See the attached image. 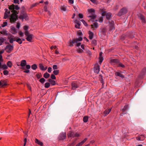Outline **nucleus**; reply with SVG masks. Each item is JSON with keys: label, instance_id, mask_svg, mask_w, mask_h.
Listing matches in <instances>:
<instances>
[{"label": "nucleus", "instance_id": "obj_1", "mask_svg": "<svg viewBox=\"0 0 146 146\" xmlns=\"http://www.w3.org/2000/svg\"><path fill=\"white\" fill-rule=\"evenodd\" d=\"M20 9L19 7L17 5H15L12 4L10 6V11L12 13L10 17V21L11 23L14 22L16 21L17 16V13L16 10H18Z\"/></svg>", "mask_w": 146, "mask_h": 146}, {"label": "nucleus", "instance_id": "obj_2", "mask_svg": "<svg viewBox=\"0 0 146 146\" xmlns=\"http://www.w3.org/2000/svg\"><path fill=\"white\" fill-rule=\"evenodd\" d=\"M82 40V37L80 36L78 38L74 39L73 40H70L68 43L69 46H73L74 44L77 43V44H76V46H79L80 45L81 43L78 42V41H81Z\"/></svg>", "mask_w": 146, "mask_h": 146}, {"label": "nucleus", "instance_id": "obj_3", "mask_svg": "<svg viewBox=\"0 0 146 146\" xmlns=\"http://www.w3.org/2000/svg\"><path fill=\"white\" fill-rule=\"evenodd\" d=\"M88 11L89 12V15L88 17L91 18L90 20L92 21H94L95 19L96 18V16L94 14L95 10L93 9H88Z\"/></svg>", "mask_w": 146, "mask_h": 146}, {"label": "nucleus", "instance_id": "obj_4", "mask_svg": "<svg viewBox=\"0 0 146 146\" xmlns=\"http://www.w3.org/2000/svg\"><path fill=\"white\" fill-rule=\"evenodd\" d=\"M25 34L27 37V40L29 42H31L33 39V35L30 34L28 31H25Z\"/></svg>", "mask_w": 146, "mask_h": 146}, {"label": "nucleus", "instance_id": "obj_5", "mask_svg": "<svg viewBox=\"0 0 146 146\" xmlns=\"http://www.w3.org/2000/svg\"><path fill=\"white\" fill-rule=\"evenodd\" d=\"M15 41L20 44H21L22 42L20 38H18L17 39L15 38H11L10 40V42H12L13 41Z\"/></svg>", "mask_w": 146, "mask_h": 146}, {"label": "nucleus", "instance_id": "obj_6", "mask_svg": "<svg viewBox=\"0 0 146 146\" xmlns=\"http://www.w3.org/2000/svg\"><path fill=\"white\" fill-rule=\"evenodd\" d=\"M127 12V9L125 8H123L118 13V15L119 16L122 15L126 13Z\"/></svg>", "mask_w": 146, "mask_h": 146}, {"label": "nucleus", "instance_id": "obj_7", "mask_svg": "<svg viewBox=\"0 0 146 146\" xmlns=\"http://www.w3.org/2000/svg\"><path fill=\"white\" fill-rule=\"evenodd\" d=\"M7 82L6 80H2L0 81V88L6 86L7 85Z\"/></svg>", "mask_w": 146, "mask_h": 146}, {"label": "nucleus", "instance_id": "obj_8", "mask_svg": "<svg viewBox=\"0 0 146 146\" xmlns=\"http://www.w3.org/2000/svg\"><path fill=\"white\" fill-rule=\"evenodd\" d=\"M111 14L110 13H107L106 12H104L102 13V16H104L106 15V17L107 19H109L111 17Z\"/></svg>", "mask_w": 146, "mask_h": 146}, {"label": "nucleus", "instance_id": "obj_9", "mask_svg": "<svg viewBox=\"0 0 146 146\" xmlns=\"http://www.w3.org/2000/svg\"><path fill=\"white\" fill-rule=\"evenodd\" d=\"M112 64L115 65L119 62L118 60L116 59H111L110 62Z\"/></svg>", "mask_w": 146, "mask_h": 146}, {"label": "nucleus", "instance_id": "obj_10", "mask_svg": "<svg viewBox=\"0 0 146 146\" xmlns=\"http://www.w3.org/2000/svg\"><path fill=\"white\" fill-rule=\"evenodd\" d=\"M74 23H76L75 25V27L76 28L80 29V22L78 21L77 20H75L74 21Z\"/></svg>", "mask_w": 146, "mask_h": 146}, {"label": "nucleus", "instance_id": "obj_11", "mask_svg": "<svg viewBox=\"0 0 146 146\" xmlns=\"http://www.w3.org/2000/svg\"><path fill=\"white\" fill-rule=\"evenodd\" d=\"M5 12L4 13V18L6 19L8 18L9 16V11L8 10L5 9Z\"/></svg>", "mask_w": 146, "mask_h": 146}, {"label": "nucleus", "instance_id": "obj_12", "mask_svg": "<svg viewBox=\"0 0 146 146\" xmlns=\"http://www.w3.org/2000/svg\"><path fill=\"white\" fill-rule=\"evenodd\" d=\"M94 71L95 73L98 74L100 71V66L98 65L95 66L94 68Z\"/></svg>", "mask_w": 146, "mask_h": 146}, {"label": "nucleus", "instance_id": "obj_13", "mask_svg": "<svg viewBox=\"0 0 146 146\" xmlns=\"http://www.w3.org/2000/svg\"><path fill=\"white\" fill-rule=\"evenodd\" d=\"M66 135L65 133H62L60 134L59 136V139H65Z\"/></svg>", "mask_w": 146, "mask_h": 146}, {"label": "nucleus", "instance_id": "obj_14", "mask_svg": "<svg viewBox=\"0 0 146 146\" xmlns=\"http://www.w3.org/2000/svg\"><path fill=\"white\" fill-rule=\"evenodd\" d=\"M11 32L13 34H15L17 33V31L15 27H11Z\"/></svg>", "mask_w": 146, "mask_h": 146}, {"label": "nucleus", "instance_id": "obj_15", "mask_svg": "<svg viewBox=\"0 0 146 146\" xmlns=\"http://www.w3.org/2000/svg\"><path fill=\"white\" fill-rule=\"evenodd\" d=\"M136 139L138 141H143L144 139L145 138L143 135H141L140 136L137 137Z\"/></svg>", "mask_w": 146, "mask_h": 146}, {"label": "nucleus", "instance_id": "obj_16", "mask_svg": "<svg viewBox=\"0 0 146 146\" xmlns=\"http://www.w3.org/2000/svg\"><path fill=\"white\" fill-rule=\"evenodd\" d=\"M27 15L26 14H24L23 15H21L20 16V18H21L22 20L24 19L27 20L28 19L27 18Z\"/></svg>", "mask_w": 146, "mask_h": 146}, {"label": "nucleus", "instance_id": "obj_17", "mask_svg": "<svg viewBox=\"0 0 146 146\" xmlns=\"http://www.w3.org/2000/svg\"><path fill=\"white\" fill-rule=\"evenodd\" d=\"M72 89H75L76 88L78 87L77 84L75 82H73L72 84Z\"/></svg>", "mask_w": 146, "mask_h": 146}, {"label": "nucleus", "instance_id": "obj_18", "mask_svg": "<svg viewBox=\"0 0 146 146\" xmlns=\"http://www.w3.org/2000/svg\"><path fill=\"white\" fill-rule=\"evenodd\" d=\"M89 35V38L90 39H92L93 37L94 33L93 32L90 31H89L88 32Z\"/></svg>", "mask_w": 146, "mask_h": 146}, {"label": "nucleus", "instance_id": "obj_19", "mask_svg": "<svg viewBox=\"0 0 146 146\" xmlns=\"http://www.w3.org/2000/svg\"><path fill=\"white\" fill-rule=\"evenodd\" d=\"M0 33L5 35H8L7 31L5 29H4L2 31H0Z\"/></svg>", "mask_w": 146, "mask_h": 146}, {"label": "nucleus", "instance_id": "obj_20", "mask_svg": "<svg viewBox=\"0 0 146 146\" xmlns=\"http://www.w3.org/2000/svg\"><path fill=\"white\" fill-rule=\"evenodd\" d=\"M26 61L25 60H23L21 62V66L22 67L26 65Z\"/></svg>", "mask_w": 146, "mask_h": 146}, {"label": "nucleus", "instance_id": "obj_21", "mask_svg": "<svg viewBox=\"0 0 146 146\" xmlns=\"http://www.w3.org/2000/svg\"><path fill=\"white\" fill-rule=\"evenodd\" d=\"M35 142L36 143L40 146H42L43 145V143L37 139H35Z\"/></svg>", "mask_w": 146, "mask_h": 146}, {"label": "nucleus", "instance_id": "obj_22", "mask_svg": "<svg viewBox=\"0 0 146 146\" xmlns=\"http://www.w3.org/2000/svg\"><path fill=\"white\" fill-rule=\"evenodd\" d=\"M91 26L92 28H93L94 27L97 28L98 27V25L97 23L95 22L94 23L93 25H92Z\"/></svg>", "mask_w": 146, "mask_h": 146}, {"label": "nucleus", "instance_id": "obj_23", "mask_svg": "<svg viewBox=\"0 0 146 146\" xmlns=\"http://www.w3.org/2000/svg\"><path fill=\"white\" fill-rule=\"evenodd\" d=\"M111 109H109L108 110H106L104 112V114L105 116H106L111 111Z\"/></svg>", "mask_w": 146, "mask_h": 146}, {"label": "nucleus", "instance_id": "obj_24", "mask_svg": "<svg viewBox=\"0 0 146 146\" xmlns=\"http://www.w3.org/2000/svg\"><path fill=\"white\" fill-rule=\"evenodd\" d=\"M115 75L117 76H119L121 78H123L124 76L121 74V73L119 72H116Z\"/></svg>", "mask_w": 146, "mask_h": 146}, {"label": "nucleus", "instance_id": "obj_25", "mask_svg": "<svg viewBox=\"0 0 146 146\" xmlns=\"http://www.w3.org/2000/svg\"><path fill=\"white\" fill-rule=\"evenodd\" d=\"M61 10L62 11H66V8L64 6H61L60 7Z\"/></svg>", "mask_w": 146, "mask_h": 146}, {"label": "nucleus", "instance_id": "obj_26", "mask_svg": "<svg viewBox=\"0 0 146 146\" xmlns=\"http://www.w3.org/2000/svg\"><path fill=\"white\" fill-rule=\"evenodd\" d=\"M50 75L47 72L45 73L44 75V77L46 78H47L50 77Z\"/></svg>", "mask_w": 146, "mask_h": 146}, {"label": "nucleus", "instance_id": "obj_27", "mask_svg": "<svg viewBox=\"0 0 146 146\" xmlns=\"http://www.w3.org/2000/svg\"><path fill=\"white\" fill-rule=\"evenodd\" d=\"M37 68V66L35 64H33L31 66L32 68L34 70H35Z\"/></svg>", "mask_w": 146, "mask_h": 146}, {"label": "nucleus", "instance_id": "obj_28", "mask_svg": "<svg viewBox=\"0 0 146 146\" xmlns=\"http://www.w3.org/2000/svg\"><path fill=\"white\" fill-rule=\"evenodd\" d=\"M5 40V39L2 37H1L0 38V45L2 44V43L4 42Z\"/></svg>", "mask_w": 146, "mask_h": 146}, {"label": "nucleus", "instance_id": "obj_29", "mask_svg": "<svg viewBox=\"0 0 146 146\" xmlns=\"http://www.w3.org/2000/svg\"><path fill=\"white\" fill-rule=\"evenodd\" d=\"M39 66L40 69L42 70H44V67L42 64H40Z\"/></svg>", "mask_w": 146, "mask_h": 146}, {"label": "nucleus", "instance_id": "obj_30", "mask_svg": "<svg viewBox=\"0 0 146 146\" xmlns=\"http://www.w3.org/2000/svg\"><path fill=\"white\" fill-rule=\"evenodd\" d=\"M50 86V84L48 82H46L45 84L44 87L45 88H48Z\"/></svg>", "mask_w": 146, "mask_h": 146}, {"label": "nucleus", "instance_id": "obj_31", "mask_svg": "<svg viewBox=\"0 0 146 146\" xmlns=\"http://www.w3.org/2000/svg\"><path fill=\"white\" fill-rule=\"evenodd\" d=\"M88 117L87 116H85L83 118V121L84 122H87L88 119Z\"/></svg>", "mask_w": 146, "mask_h": 146}, {"label": "nucleus", "instance_id": "obj_32", "mask_svg": "<svg viewBox=\"0 0 146 146\" xmlns=\"http://www.w3.org/2000/svg\"><path fill=\"white\" fill-rule=\"evenodd\" d=\"M45 81V80L43 78H42L39 80L40 82L42 84H44Z\"/></svg>", "mask_w": 146, "mask_h": 146}, {"label": "nucleus", "instance_id": "obj_33", "mask_svg": "<svg viewBox=\"0 0 146 146\" xmlns=\"http://www.w3.org/2000/svg\"><path fill=\"white\" fill-rule=\"evenodd\" d=\"M7 23L6 21H5L3 22V24L1 25V26L2 27H4L5 26H7Z\"/></svg>", "mask_w": 146, "mask_h": 146}, {"label": "nucleus", "instance_id": "obj_34", "mask_svg": "<svg viewBox=\"0 0 146 146\" xmlns=\"http://www.w3.org/2000/svg\"><path fill=\"white\" fill-rule=\"evenodd\" d=\"M128 106L127 105H125L123 108L122 109L123 112L125 111L128 108Z\"/></svg>", "mask_w": 146, "mask_h": 146}, {"label": "nucleus", "instance_id": "obj_35", "mask_svg": "<svg viewBox=\"0 0 146 146\" xmlns=\"http://www.w3.org/2000/svg\"><path fill=\"white\" fill-rule=\"evenodd\" d=\"M139 17V18L142 20L143 22H145V18L143 15H140V17Z\"/></svg>", "mask_w": 146, "mask_h": 146}, {"label": "nucleus", "instance_id": "obj_36", "mask_svg": "<svg viewBox=\"0 0 146 146\" xmlns=\"http://www.w3.org/2000/svg\"><path fill=\"white\" fill-rule=\"evenodd\" d=\"M59 70H54L53 71V73L55 75H57L59 73Z\"/></svg>", "mask_w": 146, "mask_h": 146}, {"label": "nucleus", "instance_id": "obj_37", "mask_svg": "<svg viewBox=\"0 0 146 146\" xmlns=\"http://www.w3.org/2000/svg\"><path fill=\"white\" fill-rule=\"evenodd\" d=\"M18 34L21 37H23L24 36V33L21 31H19Z\"/></svg>", "mask_w": 146, "mask_h": 146}, {"label": "nucleus", "instance_id": "obj_38", "mask_svg": "<svg viewBox=\"0 0 146 146\" xmlns=\"http://www.w3.org/2000/svg\"><path fill=\"white\" fill-rule=\"evenodd\" d=\"M118 66L121 67L123 68H124L125 67V66L123 64L121 63H119L118 64Z\"/></svg>", "mask_w": 146, "mask_h": 146}, {"label": "nucleus", "instance_id": "obj_39", "mask_svg": "<svg viewBox=\"0 0 146 146\" xmlns=\"http://www.w3.org/2000/svg\"><path fill=\"white\" fill-rule=\"evenodd\" d=\"M99 59L100 60V62L101 63L103 60V57L102 56H100Z\"/></svg>", "mask_w": 146, "mask_h": 146}, {"label": "nucleus", "instance_id": "obj_40", "mask_svg": "<svg viewBox=\"0 0 146 146\" xmlns=\"http://www.w3.org/2000/svg\"><path fill=\"white\" fill-rule=\"evenodd\" d=\"M5 50L8 52H9V45L6 46V47L5 48Z\"/></svg>", "mask_w": 146, "mask_h": 146}, {"label": "nucleus", "instance_id": "obj_41", "mask_svg": "<svg viewBox=\"0 0 146 146\" xmlns=\"http://www.w3.org/2000/svg\"><path fill=\"white\" fill-rule=\"evenodd\" d=\"M1 68H3V69H6L7 68V67L6 65H3L1 66Z\"/></svg>", "mask_w": 146, "mask_h": 146}, {"label": "nucleus", "instance_id": "obj_42", "mask_svg": "<svg viewBox=\"0 0 146 146\" xmlns=\"http://www.w3.org/2000/svg\"><path fill=\"white\" fill-rule=\"evenodd\" d=\"M9 72L7 70H5L3 72V73L5 75H7L8 74Z\"/></svg>", "mask_w": 146, "mask_h": 146}, {"label": "nucleus", "instance_id": "obj_43", "mask_svg": "<svg viewBox=\"0 0 146 146\" xmlns=\"http://www.w3.org/2000/svg\"><path fill=\"white\" fill-rule=\"evenodd\" d=\"M81 21L84 24V25L85 26H87L88 25H87V23L84 20H83V19H82V20H81Z\"/></svg>", "mask_w": 146, "mask_h": 146}, {"label": "nucleus", "instance_id": "obj_44", "mask_svg": "<svg viewBox=\"0 0 146 146\" xmlns=\"http://www.w3.org/2000/svg\"><path fill=\"white\" fill-rule=\"evenodd\" d=\"M29 27L27 26H25L24 27V29L25 31H28Z\"/></svg>", "mask_w": 146, "mask_h": 146}, {"label": "nucleus", "instance_id": "obj_45", "mask_svg": "<svg viewBox=\"0 0 146 146\" xmlns=\"http://www.w3.org/2000/svg\"><path fill=\"white\" fill-rule=\"evenodd\" d=\"M51 78L53 80H55L56 78L55 76L53 74H52L51 75Z\"/></svg>", "mask_w": 146, "mask_h": 146}, {"label": "nucleus", "instance_id": "obj_46", "mask_svg": "<svg viewBox=\"0 0 146 146\" xmlns=\"http://www.w3.org/2000/svg\"><path fill=\"white\" fill-rule=\"evenodd\" d=\"M77 34L79 36H81L82 35V33L79 30L77 32Z\"/></svg>", "mask_w": 146, "mask_h": 146}, {"label": "nucleus", "instance_id": "obj_47", "mask_svg": "<svg viewBox=\"0 0 146 146\" xmlns=\"http://www.w3.org/2000/svg\"><path fill=\"white\" fill-rule=\"evenodd\" d=\"M98 21L100 23H102L103 21V18L102 17H101L99 18L98 19Z\"/></svg>", "mask_w": 146, "mask_h": 146}, {"label": "nucleus", "instance_id": "obj_48", "mask_svg": "<svg viewBox=\"0 0 146 146\" xmlns=\"http://www.w3.org/2000/svg\"><path fill=\"white\" fill-rule=\"evenodd\" d=\"M77 51L78 52L80 53H82L83 52V50L82 49H77Z\"/></svg>", "mask_w": 146, "mask_h": 146}, {"label": "nucleus", "instance_id": "obj_49", "mask_svg": "<svg viewBox=\"0 0 146 146\" xmlns=\"http://www.w3.org/2000/svg\"><path fill=\"white\" fill-rule=\"evenodd\" d=\"M88 139V138H85L84 140L82 141L81 142L82 143V144H83Z\"/></svg>", "mask_w": 146, "mask_h": 146}, {"label": "nucleus", "instance_id": "obj_50", "mask_svg": "<svg viewBox=\"0 0 146 146\" xmlns=\"http://www.w3.org/2000/svg\"><path fill=\"white\" fill-rule=\"evenodd\" d=\"M20 23L18 22L17 23V25H16V27L17 29H19V28H20Z\"/></svg>", "mask_w": 146, "mask_h": 146}, {"label": "nucleus", "instance_id": "obj_51", "mask_svg": "<svg viewBox=\"0 0 146 146\" xmlns=\"http://www.w3.org/2000/svg\"><path fill=\"white\" fill-rule=\"evenodd\" d=\"M78 16L80 18L82 19L83 18V16L82 14L81 13H79L78 14Z\"/></svg>", "mask_w": 146, "mask_h": 146}, {"label": "nucleus", "instance_id": "obj_52", "mask_svg": "<svg viewBox=\"0 0 146 146\" xmlns=\"http://www.w3.org/2000/svg\"><path fill=\"white\" fill-rule=\"evenodd\" d=\"M86 53H87L88 54H89L90 55H91L92 54L91 52L88 50H86Z\"/></svg>", "mask_w": 146, "mask_h": 146}, {"label": "nucleus", "instance_id": "obj_53", "mask_svg": "<svg viewBox=\"0 0 146 146\" xmlns=\"http://www.w3.org/2000/svg\"><path fill=\"white\" fill-rule=\"evenodd\" d=\"M52 68L51 67H49L48 68V71L49 73H50L52 71Z\"/></svg>", "mask_w": 146, "mask_h": 146}, {"label": "nucleus", "instance_id": "obj_54", "mask_svg": "<svg viewBox=\"0 0 146 146\" xmlns=\"http://www.w3.org/2000/svg\"><path fill=\"white\" fill-rule=\"evenodd\" d=\"M39 4L38 3H35V4H33L31 5V7L33 8L35 7L37 5H38Z\"/></svg>", "mask_w": 146, "mask_h": 146}, {"label": "nucleus", "instance_id": "obj_55", "mask_svg": "<svg viewBox=\"0 0 146 146\" xmlns=\"http://www.w3.org/2000/svg\"><path fill=\"white\" fill-rule=\"evenodd\" d=\"M53 68L54 70L56 69H57V66L56 65H54L53 66Z\"/></svg>", "mask_w": 146, "mask_h": 146}, {"label": "nucleus", "instance_id": "obj_56", "mask_svg": "<svg viewBox=\"0 0 146 146\" xmlns=\"http://www.w3.org/2000/svg\"><path fill=\"white\" fill-rule=\"evenodd\" d=\"M110 29L113 30L114 29V27L113 26V24H111L110 25Z\"/></svg>", "mask_w": 146, "mask_h": 146}, {"label": "nucleus", "instance_id": "obj_57", "mask_svg": "<svg viewBox=\"0 0 146 146\" xmlns=\"http://www.w3.org/2000/svg\"><path fill=\"white\" fill-rule=\"evenodd\" d=\"M83 145V144L81 143V142H80L76 146H81Z\"/></svg>", "mask_w": 146, "mask_h": 146}, {"label": "nucleus", "instance_id": "obj_58", "mask_svg": "<svg viewBox=\"0 0 146 146\" xmlns=\"http://www.w3.org/2000/svg\"><path fill=\"white\" fill-rule=\"evenodd\" d=\"M83 145V144L81 143V142H80L76 146H81Z\"/></svg>", "mask_w": 146, "mask_h": 146}, {"label": "nucleus", "instance_id": "obj_59", "mask_svg": "<svg viewBox=\"0 0 146 146\" xmlns=\"http://www.w3.org/2000/svg\"><path fill=\"white\" fill-rule=\"evenodd\" d=\"M50 84L52 85H54L56 84V82L55 81L53 80Z\"/></svg>", "mask_w": 146, "mask_h": 146}, {"label": "nucleus", "instance_id": "obj_60", "mask_svg": "<svg viewBox=\"0 0 146 146\" xmlns=\"http://www.w3.org/2000/svg\"><path fill=\"white\" fill-rule=\"evenodd\" d=\"M26 68L28 69H29L31 68V66L29 65H26Z\"/></svg>", "mask_w": 146, "mask_h": 146}, {"label": "nucleus", "instance_id": "obj_61", "mask_svg": "<svg viewBox=\"0 0 146 146\" xmlns=\"http://www.w3.org/2000/svg\"><path fill=\"white\" fill-rule=\"evenodd\" d=\"M92 43L94 44V45L96 44V41L95 40H92Z\"/></svg>", "mask_w": 146, "mask_h": 146}, {"label": "nucleus", "instance_id": "obj_62", "mask_svg": "<svg viewBox=\"0 0 146 146\" xmlns=\"http://www.w3.org/2000/svg\"><path fill=\"white\" fill-rule=\"evenodd\" d=\"M69 2L71 4H73L74 3L73 0H69Z\"/></svg>", "mask_w": 146, "mask_h": 146}, {"label": "nucleus", "instance_id": "obj_63", "mask_svg": "<svg viewBox=\"0 0 146 146\" xmlns=\"http://www.w3.org/2000/svg\"><path fill=\"white\" fill-rule=\"evenodd\" d=\"M14 3H19V0H14Z\"/></svg>", "mask_w": 146, "mask_h": 146}, {"label": "nucleus", "instance_id": "obj_64", "mask_svg": "<svg viewBox=\"0 0 146 146\" xmlns=\"http://www.w3.org/2000/svg\"><path fill=\"white\" fill-rule=\"evenodd\" d=\"M25 73H28L29 72V70H27L24 71Z\"/></svg>", "mask_w": 146, "mask_h": 146}]
</instances>
